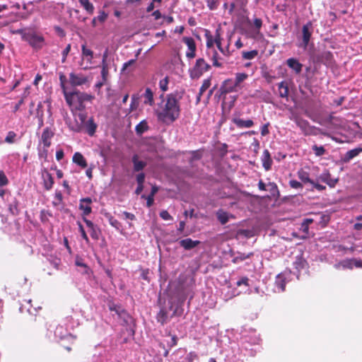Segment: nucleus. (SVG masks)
I'll return each instance as SVG.
<instances>
[{"instance_id": "nucleus-1", "label": "nucleus", "mask_w": 362, "mask_h": 362, "mask_svg": "<svg viewBox=\"0 0 362 362\" xmlns=\"http://www.w3.org/2000/svg\"><path fill=\"white\" fill-rule=\"evenodd\" d=\"M185 90H176L166 95L165 103L161 110H156V114L159 121L164 123H173L180 115V100L182 98Z\"/></svg>"}, {"instance_id": "nucleus-2", "label": "nucleus", "mask_w": 362, "mask_h": 362, "mask_svg": "<svg viewBox=\"0 0 362 362\" xmlns=\"http://www.w3.org/2000/svg\"><path fill=\"white\" fill-rule=\"evenodd\" d=\"M66 103L76 110L83 111L86 109L85 102H91L94 96L84 92L76 90L71 93L64 92Z\"/></svg>"}, {"instance_id": "nucleus-3", "label": "nucleus", "mask_w": 362, "mask_h": 362, "mask_svg": "<svg viewBox=\"0 0 362 362\" xmlns=\"http://www.w3.org/2000/svg\"><path fill=\"white\" fill-rule=\"evenodd\" d=\"M22 38L35 49H40L45 45V38L34 30L22 32Z\"/></svg>"}, {"instance_id": "nucleus-4", "label": "nucleus", "mask_w": 362, "mask_h": 362, "mask_svg": "<svg viewBox=\"0 0 362 362\" xmlns=\"http://www.w3.org/2000/svg\"><path fill=\"white\" fill-rule=\"evenodd\" d=\"M211 66L203 59H197L196 63L190 71L192 78H199L204 73L208 71Z\"/></svg>"}, {"instance_id": "nucleus-5", "label": "nucleus", "mask_w": 362, "mask_h": 362, "mask_svg": "<svg viewBox=\"0 0 362 362\" xmlns=\"http://www.w3.org/2000/svg\"><path fill=\"white\" fill-rule=\"evenodd\" d=\"M313 33V25L311 21H308L305 25H303L301 30L302 42L299 45L304 49H306L310 41Z\"/></svg>"}, {"instance_id": "nucleus-6", "label": "nucleus", "mask_w": 362, "mask_h": 362, "mask_svg": "<svg viewBox=\"0 0 362 362\" xmlns=\"http://www.w3.org/2000/svg\"><path fill=\"white\" fill-rule=\"evenodd\" d=\"M73 321H74V318L72 317V316L66 317L64 319V325L66 327L65 332L63 331L64 326L59 325L56 328V330L54 332L55 335L59 337L61 339L64 338L67 335H71V334L69 333V331L70 329H73V328H74Z\"/></svg>"}, {"instance_id": "nucleus-7", "label": "nucleus", "mask_w": 362, "mask_h": 362, "mask_svg": "<svg viewBox=\"0 0 362 362\" xmlns=\"http://www.w3.org/2000/svg\"><path fill=\"white\" fill-rule=\"evenodd\" d=\"M238 90V88L236 86L232 78H228L222 83L218 92L220 93V96H225L226 94L237 92Z\"/></svg>"}, {"instance_id": "nucleus-8", "label": "nucleus", "mask_w": 362, "mask_h": 362, "mask_svg": "<svg viewBox=\"0 0 362 362\" xmlns=\"http://www.w3.org/2000/svg\"><path fill=\"white\" fill-rule=\"evenodd\" d=\"M231 121L233 124H235V126L238 128L243 129V128H250L254 125V122L250 119H243L240 117V114L235 112L233 115V117L231 119Z\"/></svg>"}, {"instance_id": "nucleus-9", "label": "nucleus", "mask_w": 362, "mask_h": 362, "mask_svg": "<svg viewBox=\"0 0 362 362\" xmlns=\"http://www.w3.org/2000/svg\"><path fill=\"white\" fill-rule=\"evenodd\" d=\"M88 81V77L82 74H75L74 72L69 74V83L72 86H79L86 84Z\"/></svg>"}, {"instance_id": "nucleus-10", "label": "nucleus", "mask_w": 362, "mask_h": 362, "mask_svg": "<svg viewBox=\"0 0 362 362\" xmlns=\"http://www.w3.org/2000/svg\"><path fill=\"white\" fill-rule=\"evenodd\" d=\"M182 41L188 47V51L186 52V57L189 59H193L195 57L197 47L194 40L191 37H184Z\"/></svg>"}, {"instance_id": "nucleus-11", "label": "nucleus", "mask_w": 362, "mask_h": 362, "mask_svg": "<svg viewBox=\"0 0 362 362\" xmlns=\"http://www.w3.org/2000/svg\"><path fill=\"white\" fill-rule=\"evenodd\" d=\"M293 120L305 135L312 134L313 127L307 120L297 116L293 118Z\"/></svg>"}, {"instance_id": "nucleus-12", "label": "nucleus", "mask_w": 362, "mask_h": 362, "mask_svg": "<svg viewBox=\"0 0 362 362\" xmlns=\"http://www.w3.org/2000/svg\"><path fill=\"white\" fill-rule=\"evenodd\" d=\"M41 174L45 189L47 191L50 190L54 183L52 175L46 168L42 170Z\"/></svg>"}, {"instance_id": "nucleus-13", "label": "nucleus", "mask_w": 362, "mask_h": 362, "mask_svg": "<svg viewBox=\"0 0 362 362\" xmlns=\"http://www.w3.org/2000/svg\"><path fill=\"white\" fill-rule=\"evenodd\" d=\"M91 204L92 199L90 197L83 198L80 200L79 209L83 211V216H86L92 212Z\"/></svg>"}, {"instance_id": "nucleus-14", "label": "nucleus", "mask_w": 362, "mask_h": 362, "mask_svg": "<svg viewBox=\"0 0 362 362\" xmlns=\"http://www.w3.org/2000/svg\"><path fill=\"white\" fill-rule=\"evenodd\" d=\"M54 135V132L49 127H46L43 130L41 141L45 148H49L51 146V139Z\"/></svg>"}, {"instance_id": "nucleus-15", "label": "nucleus", "mask_w": 362, "mask_h": 362, "mask_svg": "<svg viewBox=\"0 0 362 362\" xmlns=\"http://www.w3.org/2000/svg\"><path fill=\"white\" fill-rule=\"evenodd\" d=\"M261 160L262 163V166L266 171L271 170L273 161L270 153L267 149H265L263 151L262 156L261 157Z\"/></svg>"}, {"instance_id": "nucleus-16", "label": "nucleus", "mask_w": 362, "mask_h": 362, "mask_svg": "<svg viewBox=\"0 0 362 362\" xmlns=\"http://www.w3.org/2000/svg\"><path fill=\"white\" fill-rule=\"evenodd\" d=\"M287 66L293 69L296 74H298L301 72L303 64H300L296 59L295 58H289L286 60Z\"/></svg>"}, {"instance_id": "nucleus-17", "label": "nucleus", "mask_w": 362, "mask_h": 362, "mask_svg": "<svg viewBox=\"0 0 362 362\" xmlns=\"http://www.w3.org/2000/svg\"><path fill=\"white\" fill-rule=\"evenodd\" d=\"M180 245L185 250H189L200 244L199 240H193L191 238H186L180 241Z\"/></svg>"}, {"instance_id": "nucleus-18", "label": "nucleus", "mask_w": 362, "mask_h": 362, "mask_svg": "<svg viewBox=\"0 0 362 362\" xmlns=\"http://www.w3.org/2000/svg\"><path fill=\"white\" fill-rule=\"evenodd\" d=\"M72 161L81 168H86L88 166L86 158L80 152H76L74 154Z\"/></svg>"}, {"instance_id": "nucleus-19", "label": "nucleus", "mask_w": 362, "mask_h": 362, "mask_svg": "<svg viewBox=\"0 0 362 362\" xmlns=\"http://www.w3.org/2000/svg\"><path fill=\"white\" fill-rule=\"evenodd\" d=\"M132 161L134 165V171L139 172L146 166V163L139 159V156L135 154L132 156Z\"/></svg>"}, {"instance_id": "nucleus-20", "label": "nucleus", "mask_w": 362, "mask_h": 362, "mask_svg": "<svg viewBox=\"0 0 362 362\" xmlns=\"http://www.w3.org/2000/svg\"><path fill=\"white\" fill-rule=\"evenodd\" d=\"M361 152H362V148H361V147L351 149L345 153V155L343 158V161L345 163H348L351 159H353L354 158L358 156V154Z\"/></svg>"}, {"instance_id": "nucleus-21", "label": "nucleus", "mask_w": 362, "mask_h": 362, "mask_svg": "<svg viewBox=\"0 0 362 362\" xmlns=\"http://www.w3.org/2000/svg\"><path fill=\"white\" fill-rule=\"evenodd\" d=\"M86 132L89 136H93L96 132L97 124L95 123L93 117H90L84 124Z\"/></svg>"}, {"instance_id": "nucleus-22", "label": "nucleus", "mask_w": 362, "mask_h": 362, "mask_svg": "<svg viewBox=\"0 0 362 362\" xmlns=\"http://www.w3.org/2000/svg\"><path fill=\"white\" fill-rule=\"evenodd\" d=\"M144 103L152 106L154 104L153 93L150 88L145 89V93L143 95Z\"/></svg>"}, {"instance_id": "nucleus-23", "label": "nucleus", "mask_w": 362, "mask_h": 362, "mask_svg": "<svg viewBox=\"0 0 362 362\" xmlns=\"http://www.w3.org/2000/svg\"><path fill=\"white\" fill-rule=\"evenodd\" d=\"M149 127L146 119L141 121L135 127V132L137 135L141 136L145 132L148 131Z\"/></svg>"}, {"instance_id": "nucleus-24", "label": "nucleus", "mask_w": 362, "mask_h": 362, "mask_svg": "<svg viewBox=\"0 0 362 362\" xmlns=\"http://www.w3.org/2000/svg\"><path fill=\"white\" fill-rule=\"evenodd\" d=\"M279 96L281 98H286L288 99V86L285 81H281L278 84Z\"/></svg>"}, {"instance_id": "nucleus-25", "label": "nucleus", "mask_w": 362, "mask_h": 362, "mask_svg": "<svg viewBox=\"0 0 362 362\" xmlns=\"http://www.w3.org/2000/svg\"><path fill=\"white\" fill-rule=\"evenodd\" d=\"M82 56L84 58H86L87 62L89 64H92V60L93 59V52L88 49L86 45L84 44L81 46Z\"/></svg>"}, {"instance_id": "nucleus-26", "label": "nucleus", "mask_w": 362, "mask_h": 362, "mask_svg": "<svg viewBox=\"0 0 362 362\" xmlns=\"http://www.w3.org/2000/svg\"><path fill=\"white\" fill-rule=\"evenodd\" d=\"M321 180L331 187H334L338 182L337 179L332 178L331 175L329 173L322 174L321 175Z\"/></svg>"}, {"instance_id": "nucleus-27", "label": "nucleus", "mask_w": 362, "mask_h": 362, "mask_svg": "<svg viewBox=\"0 0 362 362\" xmlns=\"http://www.w3.org/2000/svg\"><path fill=\"white\" fill-rule=\"evenodd\" d=\"M156 319L161 325H164L168 320V313L165 308H161L157 314Z\"/></svg>"}, {"instance_id": "nucleus-28", "label": "nucleus", "mask_w": 362, "mask_h": 362, "mask_svg": "<svg viewBox=\"0 0 362 362\" xmlns=\"http://www.w3.org/2000/svg\"><path fill=\"white\" fill-rule=\"evenodd\" d=\"M298 178L304 183L314 184V181L310 179L309 173L300 170L298 172Z\"/></svg>"}, {"instance_id": "nucleus-29", "label": "nucleus", "mask_w": 362, "mask_h": 362, "mask_svg": "<svg viewBox=\"0 0 362 362\" xmlns=\"http://www.w3.org/2000/svg\"><path fill=\"white\" fill-rule=\"evenodd\" d=\"M78 1L89 14L93 13L94 6L89 0H78Z\"/></svg>"}, {"instance_id": "nucleus-30", "label": "nucleus", "mask_w": 362, "mask_h": 362, "mask_svg": "<svg viewBox=\"0 0 362 362\" xmlns=\"http://www.w3.org/2000/svg\"><path fill=\"white\" fill-rule=\"evenodd\" d=\"M109 309L111 311H115L116 313V314L120 317L126 315V314H127L126 311L124 309H122L120 306L115 305L114 303L109 305Z\"/></svg>"}, {"instance_id": "nucleus-31", "label": "nucleus", "mask_w": 362, "mask_h": 362, "mask_svg": "<svg viewBox=\"0 0 362 362\" xmlns=\"http://www.w3.org/2000/svg\"><path fill=\"white\" fill-rule=\"evenodd\" d=\"M247 77L248 75L245 73H238L235 74V80H233V81L235 83L236 86L238 88V89L241 88V83L243 82L245 79H247Z\"/></svg>"}, {"instance_id": "nucleus-32", "label": "nucleus", "mask_w": 362, "mask_h": 362, "mask_svg": "<svg viewBox=\"0 0 362 362\" xmlns=\"http://www.w3.org/2000/svg\"><path fill=\"white\" fill-rule=\"evenodd\" d=\"M217 218L221 224H226L228 221V213L223 211L218 210L216 212Z\"/></svg>"}, {"instance_id": "nucleus-33", "label": "nucleus", "mask_w": 362, "mask_h": 362, "mask_svg": "<svg viewBox=\"0 0 362 362\" xmlns=\"http://www.w3.org/2000/svg\"><path fill=\"white\" fill-rule=\"evenodd\" d=\"M204 36L206 40V47L211 48L215 44L214 37L209 30H205Z\"/></svg>"}, {"instance_id": "nucleus-34", "label": "nucleus", "mask_w": 362, "mask_h": 362, "mask_svg": "<svg viewBox=\"0 0 362 362\" xmlns=\"http://www.w3.org/2000/svg\"><path fill=\"white\" fill-rule=\"evenodd\" d=\"M214 37L215 44L216 45L218 50L220 52H223L222 47H221L222 37H221V28H218L216 30L215 36Z\"/></svg>"}, {"instance_id": "nucleus-35", "label": "nucleus", "mask_w": 362, "mask_h": 362, "mask_svg": "<svg viewBox=\"0 0 362 362\" xmlns=\"http://www.w3.org/2000/svg\"><path fill=\"white\" fill-rule=\"evenodd\" d=\"M91 238L95 240H98L101 235L100 229L95 225L89 229Z\"/></svg>"}, {"instance_id": "nucleus-36", "label": "nucleus", "mask_w": 362, "mask_h": 362, "mask_svg": "<svg viewBox=\"0 0 362 362\" xmlns=\"http://www.w3.org/2000/svg\"><path fill=\"white\" fill-rule=\"evenodd\" d=\"M258 55V51L257 49L251 51H244L242 52V57L243 59H253Z\"/></svg>"}, {"instance_id": "nucleus-37", "label": "nucleus", "mask_w": 362, "mask_h": 362, "mask_svg": "<svg viewBox=\"0 0 362 362\" xmlns=\"http://www.w3.org/2000/svg\"><path fill=\"white\" fill-rule=\"evenodd\" d=\"M139 105V97L138 95H133L132 96L131 104L129 107V112L136 110Z\"/></svg>"}, {"instance_id": "nucleus-38", "label": "nucleus", "mask_w": 362, "mask_h": 362, "mask_svg": "<svg viewBox=\"0 0 362 362\" xmlns=\"http://www.w3.org/2000/svg\"><path fill=\"white\" fill-rule=\"evenodd\" d=\"M8 210L11 212V214L13 216H16L19 214L18 202L16 199H15L13 202L9 204Z\"/></svg>"}, {"instance_id": "nucleus-39", "label": "nucleus", "mask_w": 362, "mask_h": 362, "mask_svg": "<svg viewBox=\"0 0 362 362\" xmlns=\"http://www.w3.org/2000/svg\"><path fill=\"white\" fill-rule=\"evenodd\" d=\"M211 86V78H206L203 81L202 85L199 88V95H203L204 93Z\"/></svg>"}, {"instance_id": "nucleus-40", "label": "nucleus", "mask_w": 362, "mask_h": 362, "mask_svg": "<svg viewBox=\"0 0 362 362\" xmlns=\"http://www.w3.org/2000/svg\"><path fill=\"white\" fill-rule=\"evenodd\" d=\"M252 255H253L252 252H250L249 254H245V253L240 254L238 256L234 257L233 259L232 262L235 264L240 261H243L246 259L250 258Z\"/></svg>"}, {"instance_id": "nucleus-41", "label": "nucleus", "mask_w": 362, "mask_h": 362, "mask_svg": "<svg viewBox=\"0 0 362 362\" xmlns=\"http://www.w3.org/2000/svg\"><path fill=\"white\" fill-rule=\"evenodd\" d=\"M55 200L52 202L54 206H59L62 204L63 196L61 192H56L54 195Z\"/></svg>"}, {"instance_id": "nucleus-42", "label": "nucleus", "mask_w": 362, "mask_h": 362, "mask_svg": "<svg viewBox=\"0 0 362 362\" xmlns=\"http://www.w3.org/2000/svg\"><path fill=\"white\" fill-rule=\"evenodd\" d=\"M312 149L314 151L316 156H322L326 152L325 148L322 146H318L317 145H313Z\"/></svg>"}, {"instance_id": "nucleus-43", "label": "nucleus", "mask_w": 362, "mask_h": 362, "mask_svg": "<svg viewBox=\"0 0 362 362\" xmlns=\"http://www.w3.org/2000/svg\"><path fill=\"white\" fill-rule=\"evenodd\" d=\"M186 289H187L186 287L183 285V280L181 279V278H179L178 281H177V291L183 296V300L186 298V295H185Z\"/></svg>"}, {"instance_id": "nucleus-44", "label": "nucleus", "mask_w": 362, "mask_h": 362, "mask_svg": "<svg viewBox=\"0 0 362 362\" xmlns=\"http://www.w3.org/2000/svg\"><path fill=\"white\" fill-rule=\"evenodd\" d=\"M77 225L78 226V230H79V232L81 233L82 238L86 241V243L88 244L90 243V240H89V238L84 230L83 225L81 224V223L80 221L77 222Z\"/></svg>"}, {"instance_id": "nucleus-45", "label": "nucleus", "mask_w": 362, "mask_h": 362, "mask_svg": "<svg viewBox=\"0 0 362 362\" xmlns=\"http://www.w3.org/2000/svg\"><path fill=\"white\" fill-rule=\"evenodd\" d=\"M16 134L13 131L8 132L5 138V142L8 144H13L16 141Z\"/></svg>"}, {"instance_id": "nucleus-46", "label": "nucleus", "mask_w": 362, "mask_h": 362, "mask_svg": "<svg viewBox=\"0 0 362 362\" xmlns=\"http://www.w3.org/2000/svg\"><path fill=\"white\" fill-rule=\"evenodd\" d=\"M9 181L8 177H6L5 173L0 170V188L6 186L8 184Z\"/></svg>"}, {"instance_id": "nucleus-47", "label": "nucleus", "mask_w": 362, "mask_h": 362, "mask_svg": "<svg viewBox=\"0 0 362 362\" xmlns=\"http://www.w3.org/2000/svg\"><path fill=\"white\" fill-rule=\"evenodd\" d=\"M206 5L211 11L216 10L219 4V0H206Z\"/></svg>"}, {"instance_id": "nucleus-48", "label": "nucleus", "mask_w": 362, "mask_h": 362, "mask_svg": "<svg viewBox=\"0 0 362 362\" xmlns=\"http://www.w3.org/2000/svg\"><path fill=\"white\" fill-rule=\"evenodd\" d=\"M253 26L255 27V28L256 29V33L257 34H259V30L262 26V21L261 18H255L254 20H253Z\"/></svg>"}, {"instance_id": "nucleus-49", "label": "nucleus", "mask_w": 362, "mask_h": 362, "mask_svg": "<svg viewBox=\"0 0 362 362\" xmlns=\"http://www.w3.org/2000/svg\"><path fill=\"white\" fill-rule=\"evenodd\" d=\"M321 58L322 60H325L327 62L330 63L332 60L333 55L329 51H325L322 53Z\"/></svg>"}, {"instance_id": "nucleus-50", "label": "nucleus", "mask_w": 362, "mask_h": 362, "mask_svg": "<svg viewBox=\"0 0 362 362\" xmlns=\"http://www.w3.org/2000/svg\"><path fill=\"white\" fill-rule=\"evenodd\" d=\"M59 81H60L61 88H62L64 93L66 92L65 84L67 81V79H66V76L63 73H59Z\"/></svg>"}, {"instance_id": "nucleus-51", "label": "nucleus", "mask_w": 362, "mask_h": 362, "mask_svg": "<svg viewBox=\"0 0 362 362\" xmlns=\"http://www.w3.org/2000/svg\"><path fill=\"white\" fill-rule=\"evenodd\" d=\"M71 51V44L67 45V46L65 47V49L62 52V62L64 63L66 60V57L69 54V53Z\"/></svg>"}, {"instance_id": "nucleus-52", "label": "nucleus", "mask_w": 362, "mask_h": 362, "mask_svg": "<svg viewBox=\"0 0 362 362\" xmlns=\"http://www.w3.org/2000/svg\"><path fill=\"white\" fill-rule=\"evenodd\" d=\"M168 77H165V78L160 81V82H159L160 88L163 91H166L168 90Z\"/></svg>"}, {"instance_id": "nucleus-53", "label": "nucleus", "mask_w": 362, "mask_h": 362, "mask_svg": "<svg viewBox=\"0 0 362 362\" xmlns=\"http://www.w3.org/2000/svg\"><path fill=\"white\" fill-rule=\"evenodd\" d=\"M198 359V355L194 351H190L186 357L187 362H194Z\"/></svg>"}, {"instance_id": "nucleus-54", "label": "nucleus", "mask_w": 362, "mask_h": 362, "mask_svg": "<svg viewBox=\"0 0 362 362\" xmlns=\"http://www.w3.org/2000/svg\"><path fill=\"white\" fill-rule=\"evenodd\" d=\"M160 216L165 221L173 220L172 216L166 210H163L160 212Z\"/></svg>"}, {"instance_id": "nucleus-55", "label": "nucleus", "mask_w": 362, "mask_h": 362, "mask_svg": "<svg viewBox=\"0 0 362 362\" xmlns=\"http://www.w3.org/2000/svg\"><path fill=\"white\" fill-rule=\"evenodd\" d=\"M101 75L103 80L104 81H107V77L108 75V66L107 65H102Z\"/></svg>"}, {"instance_id": "nucleus-56", "label": "nucleus", "mask_w": 362, "mask_h": 362, "mask_svg": "<svg viewBox=\"0 0 362 362\" xmlns=\"http://www.w3.org/2000/svg\"><path fill=\"white\" fill-rule=\"evenodd\" d=\"M95 18L97 21H100V23H103L107 19V14L104 11H100L99 15Z\"/></svg>"}, {"instance_id": "nucleus-57", "label": "nucleus", "mask_w": 362, "mask_h": 362, "mask_svg": "<svg viewBox=\"0 0 362 362\" xmlns=\"http://www.w3.org/2000/svg\"><path fill=\"white\" fill-rule=\"evenodd\" d=\"M289 185L293 189L303 188V185L296 180H290Z\"/></svg>"}, {"instance_id": "nucleus-58", "label": "nucleus", "mask_w": 362, "mask_h": 362, "mask_svg": "<svg viewBox=\"0 0 362 362\" xmlns=\"http://www.w3.org/2000/svg\"><path fill=\"white\" fill-rule=\"evenodd\" d=\"M213 65L216 67H222V64L218 60V53L215 51L212 57Z\"/></svg>"}, {"instance_id": "nucleus-59", "label": "nucleus", "mask_w": 362, "mask_h": 362, "mask_svg": "<svg viewBox=\"0 0 362 362\" xmlns=\"http://www.w3.org/2000/svg\"><path fill=\"white\" fill-rule=\"evenodd\" d=\"M141 198L146 199V206L147 207H151L153 204L154 202V197L152 196L148 195V197H146L144 194L141 196Z\"/></svg>"}, {"instance_id": "nucleus-60", "label": "nucleus", "mask_w": 362, "mask_h": 362, "mask_svg": "<svg viewBox=\"0 0 362 362\" xmlns=\"http://www.w3.org/2000/svg\"><path fill=\"white\" fill-rule=\"evenodd\" d=\"M248 281H249V279L246 276H244V277H242L240 280H238L237 281L236 285L238 286H240L242 285H245V286H249Z\"/></svg>"}, {"instance_id": "nucleus-61", "label": "nucleus", "mask_w": 362, "mask_h": 362, "mask_svg": "<svg viewBox=\"0 0 362 362\" xmlns=\"http://www.w3.org/2000/svg\"><path fill=\"white\" fill-rule=\"evenodd\" d=\"M269 123L264 124L261 128V134L264 136L269 134Z\"/></svg>"}, {"instance_id": "nucleus-62", "label": "nucleus", "mask_w": 362, "mask_h": 362, "mask_svg": "<svg viewBox=\"0 0 362 362\" xmlns=\"http://www.w3.org/2000/svg\"><path fill=\"white\" fill-rule=\"evenodd\" d=\"M136 59H130L129 61L125 62L124 64H123V67H122V71H125L127 70L129 66H132L133 65H134V64L136 63Z\"/></svg>"}, {"instance_id": "nucleus-63", "label": "nucleus", "mask_w": 362, "mask_h": 362, "mask_svg": "<svg viewBox=\"0 0 362 362\" xmlns=\"http://www.w3.org/2000/svg\"><path fill=\"white\" fill-rule=\"evenodd\" d=\"M144 180H145V174L144 173H139L136 175L137 184H143L144 185Z\"/></svg>"}, {"instance_id": "nucleus-64", "label": "nucleus", "mask_w": 362, "mask_h": 362, "mask_svg": "<svg viewBox=\"0 0 362 362\" xmlns=\"http://www.w3.org/2000/svg\"><path fill=\"white\" fill-rule=\"evenodd\" d=\"M235 1L237 6H240L241 8H244L248 3V0H235Z\"/></svg>"}]
</instances>
